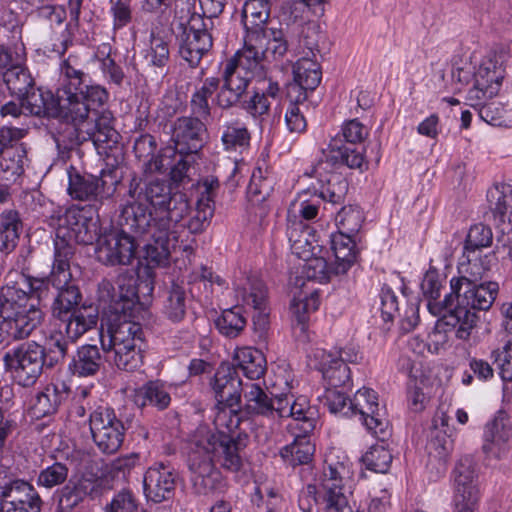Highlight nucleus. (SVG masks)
I'll use <instances>...</instances> for the list:
<instances>
[{"label":"nucleus","mask_w":512,"mask_h":512,"mask_svg":"<svg viewBox=\"0 0 512 512\" xmlns=\"http://www.w3.org/2000/svg\"><path fill=\"white\" fill-rule=\"evenodd\" d=\"M386 438L383 440L379 438L381 443L371 446L369 451L362 457L366 468L373 472L386 473L390 468L393 457L389 449L384 446Z\"/></svg>","instance_id":"obj_59"},{"label":"nucleus","mask_w":512,"mask_h":512,"mask_svg":"<svg viewBox=\"0 0 512 512\" xmlns=\"http://www.w3.org/2000/svg\"><path fill=\"white\" fill-rule=\"evenodd\" d=\"M263 39L259 44L261 55L266 61H277L288 51V43L282 30L267 29L261 32Z\"/></svg>","instance_id":"obj_54"},{"label":"nucleus","mask_w":512,"mask_h":512,"mask_svg":"<svg viewBox=\"0 0 512 512\" xmlns=\"http://www.w3.org/2000/svg\"><path fill=\"white\" fill-rule=\"evenodd\" d=\"M145 64L150 72L158 77L167 73L166 66L170 59L168 44L161 37L152 36L151 46L145 54Z\"/></svg>","instance_id":"obj_56"},{"label":"nucleus","mask_w":512,"mask_h":512,"mask_svg":"<svg viewBox=\"0 0 512 512\" xmlns=\"http://www.w3.org/2000/svg\"><path fill=\"white\" fill-rule=\"evenodd\" d=\"M320 60L316 58L300 57L294 67V81L290 85L292 91H298L296 101L302 102L307 98V91L315 90L321 82Z\"/></svg>","instance_id":"obj_29"},{"label":"nucleus","mask_w":512,"mask_h":512,"mask_svg":"<svg viewBox=\"0 0 512 512\" xmlns=\"http://www.w3.org/2000/svg\"><path fill=\"white\" fill-rule=\"evenodd\" d=\"M234 361L236 367L250 380L261 378L266 371V359L257 349L244 347L236 350Z\"/></svg>","instance_id":"obj_46"},{"label":"nucleus","mask_w":512,"mask_h":512,"mask_svg":"<svg viewBox=\"0 0 512 512\" xmlns=\"http://www.w3.org/2000/svg\"><path fill=\"white\" fill-rule=\"evenodd\" d=\"M163 313L166 317L178 323L186 314V290L183 285L173 282L167 291Z\"/></svg>","instance_id":"obj_57"},{"label":"nucleus","mask_w":512,"mask_h":512,"mask_svg":"<svg viewBox=\"0 0 512 512\" xmlns=\"http://www.w3.org/2000/svg\"><path fill=\"white\" fill-rule=\"evenodd\" d=\"M96 239V223L88 220L80 211L67 210L59 218V227L54 241V260L48 282L62 286L72 276L70 261L74 255L71 242L92 244Z\"/></svg>","instance_id":"obj_5"},{"label":"nucleus","mask_w":512,"mask_h":512,"mask_svg":"<svg viewBox=\"0 0 512 512\" xmlns=\"http://www.w3.org/2000/svg\"><path fill=\"white\" fill-rule=\"evenodd\" d=\"M94 480L86 477L71 478L54 495L61 512H71L95 490Z\"/></svg>","instance_id":"obj_33"},{"label":"nucleus","mask_w":512,"mask_h":512,"mask_svg":"<svg viewBox=\"0 0 512 512\" xmlns=\"http://www.w3.org/2000/svg\"><path fill=\"white\" fill-rule=\"evenodd\" d=\"M6 371L23 387L33 385L45 365V347L31 341L6 352L3 356Z\"/></svg>","instance_id":"obj_14"},{"label":"nucleus","mask_w":512,"mask_h":512,"mask_svg":"<svg viewBox=\"0 0 512 512\" xmlns=\"http://www.w3.org/2000/svg\"><path fill=\"white\" fill-rule=\"evenodd\" d=\"M3 81L10 94L17 98L25 95L35 85L34 78L29 70L18 62L6 69L3 73Z\"/></svg>","instance_id":"obj_53"},{"label":"nucleus","mask_w":512,"mask_h":512,"mask_svg":"<svg viewBox=\"0 0 512 512\" xmlns=\"http://www.w3.org/2000/svg\"><path fill=\"white\" fill-rule=\"evenodd\" d=\"M349 470L340 462L328 464L315 476L314 483L307 486V492L315 501H322L326 508L336 512H353L348 507Z\"/></svg>","instance_id":"obj_10"},{"label":"nucleus","mask_w":512,"mask_h":512,"mask_svg":"<svg viewBox=\"0 0 512 512\" xmlns=\"http://www.w3.org/2000/svg\"><path fill=\"white\" fill-rule=\"evenodd\" d=\"M339 231L356 234L364 221L362 210L356 205L343 206L335 217Z\"/></svg>","instance_id":"obj_64"},{"label":"nucleus","mask_w":512,"mask_h":512,"mask_svg":"<svg viewBox=\"0 0 512 512\" xmlns=\"http://www.w3.org/2000/svg\"><path fill=\"white\" fill-rule=\"evenodd\" d=\"M118 169H102L100 177L84 174H70L68 192L78 200H103L110 198L120 183Z\"/></svg>","instance_id":"obj_18"},{"label":"nucleus","mask_w":512,"mask_h":512,"mask_svg":"<svg viewBox=\"0 0 512 512\" xmlns=\"http://www.w3.org/2000/svg\"><path fill=\"white\" fill-rule=\"evenodd\" d=\"M246 324V318L243 316L242 308L239 306L224 310L215 321L218 331L228 338L239 336L245 329Z\"/></svg>","instance_id":"obj_58"},{"label":"nucleus","mask_w":512,"mask_h":512,"mask_svg":"<svg viewBox=\"0 0 512 512\" xmlns=\"http://www.w3.org/2000/svg\"><path fill=\"white\" fill-rule=\"evenodd\" d=\"M276 416L291 418L288 428L298 429L303 434H310L316 427L314 408L305 396L294 397L291 394L277 395Z\"/></svg>","instance_id":"obj_23"},{"label":"nucleus","mask_w":512,"mask_h":512,"mask_svg":"<svg viewBox=\"0 0 512 512\" xmlns=\"http://www.w3.org/2000/svg\"><path fill=\"white\" fill-rule=\"evenodd\" d=\"M179 19V26L183 29L179 45L180 57L191 68H196L212 49L214 20L204 19V15L191 12L189 5L186 15L179 16Z\"/></svg>","instance_id":"obj_9"},{"label":"nucleus","mask_w":512,"mask_h":512,"mask_svg":"<svg viewBox=\"0 0 512 512\" xmlns=\"http://www.w3.org/2000/svg\"><path fill=\"white\" fill-rule=\"evenodd\" d=\"M43 501L34 486L10 479L0 487V512H41Z\"/></svg>","instance_id":"obj_20"},{"label":"nucleus","mask_w":512,"mask_h":512,"mask_svg":"<svg viewBox=\"0 0 512 512\" xmlns=\"http://www.w3.org/2000/svg\"><path fill=\"white\" fill-rule=\"evenodd\" d=\"M349 184L341 175L332 174L318 191V198L333 205L342 204L346 198Z\"/></svg>","instance_id":"obj_60"},{"label":"nucleus","mask_w":512,"mask_h":512,"mask_svg":"<svg viewBox=\"0 0 512 512\" xmlns=\"http://www.w3.org/2000/svg\"><path fill=\"white\" fill-rule=\"evenodd\" d=\"M135 156L143 161L146 172H158L163 169V159L160 155H155L157 143L150 134L140 135L133 146Z\"/></svg>","instance_id":"obj_52"},{"label":"nucleus","mask_w":512,"mask_h":512,"mask_svg":"<svg viewBox=\"0 0 512 512\" xmlns=\"http://www.w3.org/2000/svg\"><path fill=\"white\" fill-rule=\"evenodd\" d=\"M174 209L170 212V222L160 220L156 230L141 239L147 241L145 245V259L148 265L161 266L168 263L171 250L174 249L183 237L191 234L188 231L185 217H188L190 208H187L180 198L176 199Z\"/></svg>","instance_id":"obj_8"},{"label":"nucleus","mask_w":512,"mask_h":512,"mask_svg":"<svg viewBox=\"0 0 512 512\" xmlns=\"http://www.w3.org/2000/svg\"><path fill=\"white\" fill-rule=\"evenodd\" d=\"M60 320L65 323V334L73 343L97 325L98 315L95 311L85 308L69 313L66 319Z\"/></svg>","instance_id":"obj_51"},{"label":"nucleus","mask_w":512,"mask_h":512,"mask_svg":"<svg viewBox=\"0 0 512 512\" xmlns=\"http://www.w3.org/2000/svg\"><path fill=\"white\" fill-rule=\"evenodd\" d=\"M89 427L94 444L103 454H114L122 447L127 428L113 409L96 408L89 416Z\"/></svg>","instance_id":"obj_15"},{"label":"nucleus","mask_w":512,"mask_h":512,"mask_svg":"<svg viewBox=\"0 0 512 512\" xmlns=\"http://www.w3.org/2000/svg\"><path fill=\"white\" fill-rule=\"evenodd\" d=\"M492 254L468 253L463 250V255L458 263L459 277L450 281L452 293L465 295L479 294L480 290L489 292L491 298L496 299L499 286L496 282L482 283L485 274L491 268Z\"/></svg>","instance_id":"obj_12"},{"label":"nucleus","mask_w":512,"mask_h":512,"mask_svg":"<svg viewBox=\"0 0 512 512\" xmlns=\"http://www.w3.org/2000/svg\"><path fill=\"white\" fill-rule=\"evenodd\" d=\"M510 441H512V419L504 413H499L486 426L483 451L487 456L500 458Z\"/></svg>","instance_id":"obj_28"},{"label":"nucleus","mask_w":512,"mask_h":512,"mask_svg":"<svg viewBox=\"0 0 512 512\" xmlns=\"http://www.w3.org/2000/svg\"><path fill=\"white\" fill-rule=\"evenodd\" d=\"M452 512H478L481 492L472 458L462 457L454 469Z\"/></svg>","instance_id":"obj_17"},{"label":"nucleus","mask_w":512,"mask_h":512,"mask_svg":"<svg viewBox=\"0 0 512 512\" xmlns=\"http://www.w3.org/2000/svg\"><path fill=\"white\" fill-rule=\"evenodd\" d=\"M305 261L304 273L309 280L327 283L332 277L344 274L336 273L335 263L329 264L323 257L312 256Z\"/></svg>","instance_id":"obj_62"},{"label":"nucleus","mask_w":512,"mask_h":512,"mask_svg":"<svg viewBox=\"0 0 512 512\" xmlns=\"http://www.w3.org/2000/svg\"><path fill=\"white\" fill-rule=\"evenodd\" d=\"M28 295L15 286L3 287L0 294V343L28 338L44 319L34 304H27Z\"/></svg>","instance_id":"obj_6"},{"label":"nucleus","mask_w":512,"mask_h":512,"mask_svg":"<svg viewBox=\"0 0 512 512\" xmlns=\"http://www.w3.org/2000/svg\"><path fill=\"white\" fill-rule=\"evenodd\" d=\"M275 184L274 172L263 162L253 170L248 185V194L253 201L263 202L272 194Z\"/></svg>","instance_id":"obj_47"},{"label":"nucleus","mask_w":512,"mask_h":512,"mask_svg":"<svg viewBox=\"0 0 512 512\" xmlns=\"http://www.w3.org/2000/svg\"><path fill=\"white\" fill-rule=\"evenodd\" d=\"M291 210H288L287 236L290 242L292 253L297 257L307 260L315 255V235L312 228L302 220H292Z\"/></svg>","instance_id":"obj_36"},{"label":"nucleus","mask_w":512,"mask_h":512,"mask_svg":"<svg viewBox=\"0 0 512 512\" xmlns=\"http://www.w3.org/2000/svg\"><path fill=\"white\" fill-rule=\"evenodd\" d=\"M133 276H119L118 294L110 298L111 317L106 335L100 333L101 347L106 353H113V362L120 370L132 372L143 363L145 337L141 324L135 319L141 311L139 291L152 293V282L140 281Z\"/></svg>","instance_id":"obj_2"},{"label":"nucleus","mask_w":512,"mask_h":512,"mask_svg":"<svg viewBox=\"0 0 512 512\" xmlns=\"http://www.w3.org/2000/svg\"><path fill=\"white\" fill-rule=\"evenodd\" d=\"M22 221L15 210H5L0 214V252L11 253L18 244Z\"/></svg>","instance_id":"obj_45"},{"label":"nucleus","mask_w":512,"mask_h":512,"mask_svg":"<svg viewBox=\"0 0 512 512\" xmlns=\"http://www.w3.org/2000/svg\"><path fill=\"white\" fill-rule=\"evenodd\" d=\"M68 387L61 383L60 385L49 384L36 396V400L32 405V414L36 418L55 413L62 402L68 397Z\"/></svg>","instance_id":"obj_42"},{"label":"nucleus","mask_w":512,"mask_h":512,"mask_svg":"<svg viewBox=\"0 0 512 512\" xmlns=\"http://www.w3.org/2000/svg\"><path fill=\"white\" fill-rule=\"evenodd\" d=\"M307 435L300 431L295 433L294 441L281 449L280 455L289 465L295 467L308 464L312 460L315 447Z\"/></svg>","instance_id":"obj_50"},{"label":"nucleus","mask_w":512,"mask_h":512,"mask_svg":"<svg viewBox=\"0 0 512 512\" xmlns=\"http://www.w3.org/2000/svg\"><path fill=\"white\" fill-rule=\"evenodd\" d=\"M488 201L503 234L512 233V185L497 184L488 191Z\"/></svg>","instance_id":"obj_34"},{"label":"nucleus","mask_w":512,"mask_h":512,"mask_svg":"<svg viewBox=\"0 0 512 512\" xmlns=\"http://www.w3.org/2000/svg\"><path fill=\"white\" fill-rule=\"evenodd\" d=\"M244 438L237 436L206 435L191 442L187 467L190 473L189 479L195 493L208 495L221 493L226 488V480L214 464V458L221 467L229 472H238L243 467L242 451L246 444Z\"/></svg>","instance_id":"obj_4"},{"label":"nucleus","mask_w":512,"mask_h":512,"mask_svg":"<svg viewBox=\"0 0 512 512\" xmlns=\"http://www.w3.org/2000/svg\"><path fill=\"white\" fill-rule=\"evenodd\" d=\"M234 407L235 406L228 405L215 406L214 425L223 436H225V433L237 436L238 433L242 435L244 432L242 425L245 424L247 420H243L240 416V411L234 409Z\"/></svg>","instance_id":"obj_55"},{"label":"nucleus","mask_w":512,"mask_h":512,"mask_svg":"<svg viewBox=\"0 0 512 512\" xmlns=\"http://www.w3.org/2000/svg\"><path fill=\"white\" fill-rule=\"evenodd\" d=\"M247 287L241 291L243 304L254 309L253 327L260 338L265 337L269 328V312L267 311V289L258 279H249Z\"/></svg>","instance_id":"obj_25"},{"label":"nucleus","mask_w":512,"mask_h":512,"mask_svg":"<svg viewBox=\"0 0 512 512\" xmlns=\"http://www.w3.org/2000/svg\"><path fill=\"white\" fill-rule=\"evenodd\" d=\"M135 237L121 228H112L97 238V259L110 266L129 265L136 253Z\"/></svg>","instance_id":"obj_19"},{"label":"nucleus","mask_w":512,"mask_h":512,"mask_svg":"<svg viewBox=\"0 0 512 512\" xmlns=\"http://www.w3.org/2000/svg\"><path fill=\"white\" fill-rule=\"evenodd\" d=\"M222 85L216 95V103L222 109H230L240 103L248 88L250 77L239 75L233 68H223Z\"/></svg>","instance_id":"obj_31"},{"label":"nucleus","mask_w":512,"mask_h":512,"mask_svg":"<svg viewBox=\"0 0 512 512\" xmlns=\"http://www.w3.org/2000/svg\"><path fill=\"white\" fill-rule=\"evenodd\" d=\"M263 38H259L256 42L249 43V36L244 38V48L238 51L234 57L226 61V68H233V71L239 75L260 76L263 73V64L265 60L259 50V44Z\"/></svg>","instance_id":"obj_30"},{"label":"nucleus","mask_w":512,"mask_h":512,"mask_svg":"<svg viewBox=\"0 0 512 512\" xmlns=\"http://www.w3.org/2000/svg\"><path fill=\"white\" fill-rule=\"evenodd\" d=\"M57 293L52 303V315L57 319H66L69 313L79 310L78 307L82 295L78 285L75 283L73 276L62 286H53ZM81 309H85L81 307Z\"/></svg>","instance_id":"obj_41"},{"label":"nucleus","mask_w":512,"mask_h":512,"mask_svg":"<svg viewBox=\"0 0 512 512\" xmlns=\"http://www.w3.org/2000/svg\"><path fill=\"white\" fill-rule=\"evenodd\" d=\"M175 478L173 470L163 463L150 467L143 480L147 500L161 503L172 498L176 485Z\"/></svg>","instance_id":"obj_26"},{"label":"nucleus","mask_w":512,"mask_h":512,"mask_svg":"<svg viewBox=\"0 0 512 512\" xmlns=\"http://www.w3.org/2000/svg\"><path fill=\"white\" fill-rule=\"evenodd\" d=\"M369 131L360 121H346L341 129V135L332 139L327 151L323 152L327 162L334 166H347L350 169H360L366 165L363 141Z\"/></svg>","instance_id":"obj_11"},{"label":"nucleus","mask_w":512,"mask_h":512,"mask_svg":"<svg viewBox=\"0 0 512 512\" xmlns=\"http://www.w3.org/2000/svg\"><path fill=\"white\" fill-rule=\"evenodd\" d=\"M127 195L129 199L121 206L117 223L134 237H147L160 220L170 222L176 199L180 198L190 208L186 194L174 191L167 181H143L136 174L129 181Z\"/></svg>","instance_id":"obj_3"},{"label":"nucleus","mask_w":512,"mask_h":512,"mask_svg":"<svg viewBox=\"0 0 512 512\" xmlns=\"http://www.w3.org/2000/svg\"><path fill=\"white\" fill-rule=\"evenodd\" d=\"M87 74L77 55L70 54L60 64V87L57 89L60 108L65 117L78 120L79 130L91 135L97 149L111 148L118 133L113 128V115L102 109L109 99L108 91L98 85H87Z\"/></svg>","instance_id":"obj_1"},{"label":"nucleus","mask_w":512,"mask_h":512,"mask_svg":"<svg viewBox=\"0 0 512 512\" xmlns=\"http://www.w3.org/2000/svg\"><path fill=\"white\" fill-rule=\"evenodd\" d=\"M104 364V359L96 345L80 346L68 365V370L79 377L96 375Z\"/></svg>","instance_id":"obj_40"},{"label":"nucleus","mask_w":512,"mask_h":512,"mask_svg":"<svg viewBox=\"0 0 512 512\" xmlns=\"http://www.w3.org/2000/svg\"><path fill=\"white\" fill-rule=\"evenodd\" d=\"M250 140L248 128L239 120L226 122L222 126L221 143L226 152H241L249 147Z\"/></svg>","instance_id":"obj_49"},{"label":"nucleus","mask_w":512,"mask_h":512,"mask_svg":"<svg viewBox=\"0 0 512 512\" xmlns=\"http://www.w3.org/2000/svg\"><path fill=\"white\" fill-rule=\"evenodd\" d=\"M222 85L216 95V103L222 109H230L240 103L248 88L250 77L239 75L233 68H223Z\"/></svg>","instance_id":"obj_32"},{"label":"nucleus","mask_w":512,"mask_h":512,"mask_svg":"<svg viewBox=\"0 0 512 512\" xmlns=\"http://www.w3.org/2000/svg\"><path fill=\"white\" fill-rule=\"evenodd\" d=\"M452 294L455 295L456 305L443 315L441 323L454 329L456 338L467 341L477 327L479 321L477 311L488 310L492 306L494 298H491V294L485 290H480L479 294L473 296L461 293Z\"/></svg>","instance_id":"obj_13"},{"label":"nucleus","mask_w":512,"mask_h":512,"mask_svg":"<svg viewBox=\"0 0 512 512\" xmlns=\"http://www.w3.org/2000/svg\"><path fill=\"white\" fill-rule=\"evenodd\" d=\"M220 81V78L208 77L203 81V85L192 93L190 109L193 118L205 122L210 117L211 105L209 99L218 90Z\"/></svg>","instance_id":"obj_44"},{"label":"nucleus","mask_w":512,"mask_h":512,"mask_svg":"<svg viewBox=\"0 0 512 512\" xmlns=\"http://www.w3.org/2000/svg\"><path fill=\"white\" fill-rule=\"evenodd\" d=\"M326 42L325 35L316 23H307L302 27L298 53L301 57L322 59V51Z\"/></svg>","instance_id":"obj_48"},{"label":"nucleus","mask_w":512,"mask_h":512,"mask_svg":"<svg viewBox=\"0 0 512 512\" xmlns=\"http://www.w3.org/2000/svg\"><path fill=\"white\" fill-rule=\"evenodd\" d=\"M314 358L317 361L316 368L333 388L345 386L349 382L350 368L341 359H338L334 353L324 349H316Z\"/></svg>","instance_id":"obj_38"},{"label":"nucleus","mask_w":512,"mask_h":512,"mask_svg":"<svg viewBox=\"0 0 512 512\" xmlns=\"http://www.w3.org/2000/svg\"><path fill=\"white\" fill-rule=\"evenodd\" d=\"M270 16V5L268 0H247L242 9V22L246 35L249 36V43L256 42L263 38L261 32L267 30L266 25Z\"/></svg>","instance_id":"obj_37"},{"label":"nucleus","mask_w":512,"mask_h":512,"mask_svg":"<svg viewBox=\"0 0 512 512\" xmlns=\"http://www.w3.org/2000/svg\"><path fill=\"white\" fill-rule=\"evenodd\" d=\"M203 187L195 210L190 209L188 217H185L188 231L192 234L202 233L214 215V197L215 191L219 188V181L215 178L205 179Z\"/></svg>","instance_id":"obj_27"},{"label":"nucleus","mask_w":512,"mask_h":512,"mask_svg":"<svg viewBox=\"0 0 512 512\" xmlns=\"http://www.w3.org/2000/svg\"><path fill=\"white\" fill-rule=\"evenodd\" d=\"M352 417L359 415L366 428L382 440L389 436V422L384 411L379 408L378 395L370 389H359L351 399Z\"/></svg>","instance_id":"obj_21"},{"label":"nucleus","mask_w":512,"mask_h":512,"mask_svg":"<svg viewBox=\"0 0 512 512\" xmlns=\"http://www.w3.org/2000/svg\"><path fill=\"white\" fill-rule=\"evenodd\" d=\"M216 405L238 406L243 393V386L235 367L221 365L210 382Z\"/></svg>","instance_id":"obj_24"},{"label":"nucleus","mask_w":512,"mask_h":512,"mask_svg":"<svg viewBox=\"0 0 512 512\" xmlns=\"http://www.w3.org/2000/svg\"><path fill=\"white\" fill-rule=\"evenodd\" d=\"M352 235L341 231L331 234V249L335 256L336 273H346L356 261L358 252Z\"/></svg>","instance_id":"obj_43"},{"label":"nucleus","mask_w":512,"mask_h":512,"mask_svg":"<svg viewBox=\"0 0 512 512\" xmlns=\"http://www.w3.org/2000/svg\"><path fill=\"white\" fill-rule=\"evenodd\" d=\"M207 126L192 116L178 117L172 124L171 141L180 155L197 153L205 143Z\"/></svg>","instance_id":"obj_22"},{"label":"nucleus","mask_w":512,"mask_h":512,"mask_svg":"<svg viewBox=\"0 0 512 512\" xmlns=\"http://www.w3.org/2000/svg\"><path fill=\"white\" fill-rule=\"evenodd\" d=\"M68 475L69 467L67 464L54 462L39 472L36 484L39 487L51 490L57 486L64 485L68 481Z\"/></svg>","instance_id":"obj_61"},{"label":"nucleus","mask_w":512,"mask_h":512,"mask_svg":"<svg viewBox=\"0 0 512 512\" xmlns=\"http://www.w3.org/2000/svg\"><path fill=\"white\" fill-rule=\"evenodd\" d=\"M492 242L493 233L491 228L482 223H478L470 227L463 250L468 253H482V249L490 247Z\"/></svg>","instance_id":"obj_63"},{"label":"nucleus","mask_w":512,"mask_h":512,"mask_svg":"<svg viewBox=\"0 0 512 512\" xmlns=\"http://www.w3.org/2000/svg\"><path fill=\"white\" fill-rule=\"evenodd\" d=\"M505 77V68L501 56L489 54L483 58L474 73V84L466 96V104L478 107L496 96Z\"/></svg>","instance_id":"obj_16"},{"label":"nucleus","mask_w":512,"mask_h":512,"mask_svg":"<svg viewBox=\"0 0 512 512\" xmlns=\"http://www.w3.org/2000/svg\"><path fill=\"white\" fill-rule=\"evenodd\" d=\"M244 409L247 414L275 418L277 395L270 397L257 383H245L243 386Z\"/></svg>","instance_id":"obj_39"},{"label":"nucleus","mask_w":512,"mask_h":512,"mask_svg":"<svg viewBox=\"0 0 512 512\" xmlns=\"http://www.w3.org/2000/svg\"><path fill=\"white\" fill-rule=\"evenodd\" d=\"M130 398L140 409L151 406L159 411H163L167 409L171 403L168 387L160 380H150L140 387L135 388Z\"/></svg>","instance_id":"obj_35"},{"label":"nucleus","mask_w":512,"mask_h":512,"mask_svg":"<svg viewBox=\"0 0 512 512\" xmlns=\"http://www.w3.org/2000/svg\"><path fill=\"white\" fill-rule=\"evenodd\" d=\"M21 101L22 107L29 114L34 116H48L57 120V125L54 128V138L58 146H63L66 149H73L88 140L92 141L91 135L82 134L79 128L82 129L81 123L78 120L65 117L60 108V98L58 92L56 97L47 91L44 92L40 88L33 89L18 98Z\"/></svg>","instance_id":"obj_7"}]
</instances>
